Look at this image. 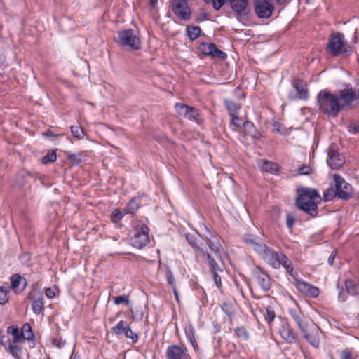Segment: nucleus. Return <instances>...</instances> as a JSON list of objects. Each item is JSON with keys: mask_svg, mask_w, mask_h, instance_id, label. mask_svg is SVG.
<instances>
[{"mask_svg": "<svg viewBox=\"0 0 359 359\" xmlns=\"http://www.w3.org/2000/svg\"><path fill=\"white\" fill-rule=\"evenodd\" d=\"M20 336L22 337L24 340H32L34 339V334L32 327L29 323H25L20 330Z\"/></svg>", "mask_w": 359, "mask_h": 359, "instance_id": "2f4dec72", "label": "nucleus"}, {"mask_svg": "<svg viewBox=\"0 0 359 359\" xmlns=\"http://www.w3.org/2000/svg\"><path fill=\"white\" fill-rule=\"evenodd\" d=\"M8 334L12 336V339L4 338V341H9L10 344H20L24 341L22 337L20 336V330L15 326H9L7 328Z\"/></svg>", "mask_w": 359, "mask_h": 359, "instance_id": "5701e85b", "label": "nucleus"}, {"mask_svg": "<svg viewBox=\"0 0 359 359\" xmlns=\"http://www.w3.org/2000/svg\"><path fill=\"white\" fill-rule=\"evenodd\" d=\"M224 102L229 116H234L235 114H238V111L241 108L240 104H238L230 99H225Z\"/></svg>", "mask_w": 359, "mask_h": 359, "instance_id": "bb28decb", "label": "nucleus"}, {"mask_svg": "<svg viewBox=\"0 0 359 359\" xmlns=\"http://www.w3.org/2000/svg\"><path fill=\"white\" fill-rule=\"evenodd\" d=\"M335 257H336L335 253L332 252L328 258V263L330 264V265H331V266L334 265V260Z\"/></svg>", "mask_w": 359, "mask_h": 359, "instance_id": "052dcab7", "label": "nucleus"}, {"mask_svg": "<svg viewBox=\"0 0 359 359\" xmlns=\"http://www.w3.org/2000/svg\"><path fill=\"white\" fill-rule=\"evenodd\" d=\"M149 241V229L145 224H142L139 229H137L130 238L131 245L138 249L146 246Z\"/></svg>", "mask_w": 359, "mask_h": 359, "instance_id": "423d86ee", "label": "nucleus"}, {"mask_svg": "<svg viewBox=\"0 0 359 359\" xmlns=\"http://www.w3.org/2000/svg\"><path fill=\"white\" fill-rule=\"evenodd\" d=\"M340 359H351V352L347 350L342 351L340 353Z\"/></svg>", "mask_w": 359, "mask_h": 359, "instance_id": "6e6d98bb", "label": "nucleus"}, {"mask_svg": "<svg viewBox=\"0 0 359 359\" xmlns=\"http://www.w3.org/2000/svg\"><path fill=\"white\" fill-rule=\"evenodd\" d=\"M294 221H295V219L293 215H292L290 214L287 215L286 224H287V226L290 229H291L292 228Z\"/></svg>", "mask_w": 359, "mask_h": 359, "instance_id": "5fc2aeb1", "label": "nucleus"}, {"mask_svg": "<svg viewBox=\"0 0 359 359\" xmlns=\"http://www.w3.org/2000/svg\"><path fill=\"white\" fill-rule=\"evenodd\" d=\"M243 125L245 128H248V126H253L252 123L250 122H246Z\"/></svg>", "mask_w": 359, "mask_h": 359, "instance_id": "774afa93", "label": "nucleus"}, {"mask_svg": "<svg viewBox=\"0 0 359 359\" xmlns=\"http://www.w3.org/2000/svg\"><path fill=\"white\" fill-rule=\"evenodd\" d=\"M255 12L259 18H270L274 11L273 0H254Z\"/></svg>", "mask_w": 359, "mask_h": 359, "instance_id": "6e6552de", "label": "nucleus"}, {"mask_svg": "<svg viewBox=\"0 0 359 359\" xmlns=\"http://www.w3.org/2000/svg\"><path fill=\"white\" fill-rule=\"evenodd\" d=\"M166 359H190L188 350L184 345H172L168 347Z\"/></svg>", "mask_w": 359, "mask_h": 359, "instance_id": "ddd939ff", "label": "nucleus"}, {"mask_svg": "<svg viewBox=\"0 0 359 359\" xmlns=\"http://www.w3.org/2000/svg\"><path fill=\"white\" fill-rule=\"evenodd\" d=\"M57 160V154L55 151L48 152L45 156L42 158V163L47 164L48 163H53Z\"/></svg>", "mask_w": 359, "mask_h": 359, "instance_id": "e433bc0d", "label": "nucleus"}, {"mask_svg": "<svg viewBox=\"0 0 359 359\" xmlns=\"http://www.w3.org/2000/svg\"><path fill=\"white\" fill-rule=\"evenodd\" d=\"M252 276L255 278L261 288L269 291L271 287V278L269 273L259 266H256L252 271Z\"/></svg>", "mask_w": 359, "mask_h": 359, "instance_id": "9b49d317", "label": "nucleus"}, {"mask_svg": "<svg viewBox=\"0 0 359 359\" xmlns=\"http://www.w3.org/2000/svg\"><path fill=\"white\" fill-rule=\"evenodd\" d=\"M311 172V168L309 165H303L298 168L299 175H309Z\"/></svg>", "mask_w": 359, "mask_h": 359, "instance_id": "09e8293b", "label": "nucleus"}, {"mask_svg": "<svg viewBox=\"0 0 359 359\" xmlns=\"http://www.w3.org/2000/svg\"><path fill=\"white\" fill-rule=\"evenodd\" d=\"M297 192L295 202L297 208L311 217H316L318 214V203L321 201L318 191L311 188L303 187L299 189Z\"/></svg>", "mask_w": 359, "mask_h": 359, "instance_id": "f03ea898", "label": "nucleus"}, {"mask_svg": "<svg viewBox=\"0 0 359 359\" xmlns=\"http://www.w3.org/2000/svg\"><path fill=\"white\" fill-rule=\"evenodd\" d=\"M201 29L198 26H187V34L188 37L194 41L201 34Z\"/></svg>", "mask_w": 359, "mask_h": 359, "instance_id": "473e14b6", "label": "nucleus"}, {"mask_svg": "<svg viewBox=\"0 0 359 359\" xmlns=\"http://www.w3.org/2000/svg\"><path fill=\"white\" fill-rule=\"evenodd\" d=\"M210 2L212 3L213 8L215 10H219L224 4L225 0H210Z\"/></svg>", "mask_w": 359, "mask_h": 359, "instance_id": "3c124183", "label": "nucleus"}, {"mask_svg": "<svg viewBox=\"0 0 359 359\" xmlns=\"http://www.w3.org/2000/svg\"><path fill=\"white\" fill-rule=\"evenodd\" d=\"M344 161V157L336 149H330L329 150L327 163L331 168L335 170L340 168Z\"/></svg>", "mask_w": 359, "mask_h": 359, "instance_id": "a211bd4d", "label": "nucleus"}, {"mask_svg": "<svg viewBox=\"0 0 359 359\" xmlns=\"http://www.w3.org/2000/svg\"><path fill=\"white\" fill-rule=\"evenodd\" d=\"M68 158L71 161L76 162V163H81V159L77 158V155L75 154H70Z\"/></svg>", "mask_w": 359, "mask_h": 359, "instance_id": "13d9d810", "label": "nucleus"}, {"mask_svg": "<svg viewBox=\"0 0 359 359\" xmlns=\"http://www.w3.org/2000/svg\"><path fill=\"white\" fill-rule=\"evenodd\" d=\"M219 272H217V273H212L213 280L215 281V285L218 288H221L222 286L221 277L218 273Z\"/></svg>", "mask_w": 359, "mask_h": 359, "instance_id": "603ef678", "label": "nucleus"}, {"mask_svg": "<svg viewBox=\"0 0 359 359\" xmlns=\"http://www.w3.org/2000/svg\"><path fill=\"white\" fill-rule=\"evenodd\" d=\"M158 0H150V4L152 7H154L157 4Z\"/></svg>", "mask_w": 359, "mask_h": 359, "instance_id": "338daca9", "label": "nucleus"}, {"mask_svg": "<svg viewBox=\"0 0 359 359\" xmlns=\"http://www.w3.org/2000/svg\"><path fill=\"white\" fill-rule=\"evenodd\" d=\"M339 299H340V301L341 302H344L345 301V297L344 296V293L342 291L339 292Z\"/></svg>", "mask_w": 359, "mask_h": 359, "instance_id": "0e129e2a", "label": "nucleus"}, {"mask_svg": "<svg viewBox=\"0 0 359 359\" xmlns=\"http://www.w3.org/2000/svg\"><path fill=\"white\" fill-rule=\"evenodd\" d=\"M232 9L237 13H241L245 10L248 0H229Z\"/></svg>", "mask_w": 359, "mask_h": 359, "instance_id": "a878e982", "label": "nucleus"}, {"mask_svg": "<svg viewBox=\"0 0 359 359\" xmlns=\"http://www.w3.org/2000/svg\"><path fill=\"white\" fill-rule=\"evenodd\" d=\"M318 110L320 113L335 118L342 111V104L336 94L327 89L321 90L316 96Z\"/></svg>", "mask_w": 359, "mask_h": 359, "instance_id": "7ed1b4c3", "label": "nucleus"}, {"mask_svg": "<svg viewBox=\"0 0 359 359\" xmlns=\"http://www.w3.org/2000/svg\"><path fill=\"white\" fill-rule=\"evenodd\" d=\"M165 278L168 284L172 288L176 287V283L174 276L170 270H168L165 273Z\"/></svg>", "mask_w": 359, "mask_h": 359, "instance_id": "37998d69", "label": "nucleus"}, {"mask_svg": "<svg viewBox=\"0 0 359 359\" xmlns=\"http://www.w3.org/2000/svg\"><path fill=\"white\" fill-rule=\"evenodd\" d=\"M207 243L210 249L215 254V256H222L224 250L219 237L212 236L208 240Z\"/></svg>", "mask_w": 359, "mask_h": 359, "instance_id": "4be33fe9", "label": "nucleus"}, {"mask_svg": "<svg viewBox=\"0 0 359 359\" xmlns=\"http://www.w3.org/2000/svg\"><path fill=\"white\" fill-rule=\"evenodd\" d=\"M187 241H188L189 244L192 246L195 250H197V252L203 254V252H205L202 249H201L196 242V238L194 235L191 234H187L186 235Z\"/></svg>", "mask_w": 359, "mask_h": 359, "instance_id": "c9c22d12", "label": "nucleus"}, {"mask_svg": "<svg viewBox=\"0 0 359 359\" xmlns=\"http://www.w3.org/2000/svg\"><path fill=\"white\" fill-rule=\"evenodd\" d=\"M290 315L296 323L302 319V316L294 310L290 311Z\"/></svg>", "mask_w": 359, "mask_h": 359, "instance_id": "4d7b16f0", "label": "nucleus"}, {"mask_svg": "<svg viewBox=\"0 0 359 359\" xmlns=\"http://www.w3.org/2000/svg\"><path fill=\"white\" fill-rule=\"evenodd\" d=\"M126 338L131 339L133 344L137 342L139 337L136 332H134L130 327H129L124 335Z\"/></svg>", "mask_w": 359, "mask_h": 359, "instance_id": "ea45409f", "label": "nucleus"}, {"mask_svg": "<svg viewBox=\"0 0 359 359\" xmlns=\"http://www.w3.org/2000/svg\"><path fill=\"white\" fill-rule=\"evenodd\" d=\"M335 182L336 195L344 200L350 198L352 196V187L338 174L334 175Z\"/></svg>", "mask_w": 359, "mask_h": 359, "instance_id": "9d476101", "label": "nucleus"}, {"mask_svg": "<svg viewBox=\"0 0 359 359\" xmlns=\"http://www.w3.org/2000/svg\"><path fill=\"white\" fill-rule=\"evenodd\" d=\"M346 290L351 295L359 294V283L353 280L348 279L345 283Z\"/></svg>", "mask_w": 359, "mask_h": 359, "instance_id": "cd10ccee", "label": "nucleus"}, {"mask_svg": "<svg viewBox=\"0 0 359 359\" xmlns=\"http://www.w3.org/2000/svg\"><path fill=\"white\" fill-rule=\"evenodd\" d=\"M259 165L262 171L272 174L277 173L279 169L277 163L266 160H262Z\"/></svg>", "mask_w": 359, "mask_h": 359, "instance_id": "b1692460", "label": "nucleus"}, {"mask_svg": "<svg viewBox=\"0 0 359 359\" xmlns=\"http://www.w3.org/2000/svg\"><path fill=\"white\" fill-rule=\"evenodd\" d=\"M71 132L72 133V135L77 138V139H81L82 135L83 134V129L79 126H71Z\"/></svg>", "mask_w": 359, "mask_h": 359, "instance_id": "58836bf2", "label": "nucleus"}, {"mask_svg": "<svg viewBox=\"0 0 359 359\" xmlns=\"http://www.w3.org/2000/svg\"><path fill=\"white\" fill-rule=\"evenodd\" d=\"M123 214L122 212L118 209H116L111 215V220L116 223L119 222L123 218Z\"/></svg>", "mask_w": 359, "mask_h": 359, "instance_id": "de8ad7c7", "label": "nucleus"}, {"mask_svg": "<svg viewBox=\"0 0 359 359\" xmlns=\"http://www.w3.org/2000/svg\"><path fill=\"white\" fill-rule=\"evenodd\" d=\"M336 195V191L333 189H327L324 194H323V198L325 201H331Z\"/></svg>", "mask_w": 359, "mask_h": 359, "instance_id": "49530a36", "label": "nucleus"}, {"mask_svg": "<svg viewBox=\"0 0 359 359\" xmlns=\"http://www.w3.org/2000/svg\"><path fill=\"white\" fill-rule=\"evenodd\" d=\"M175 108L176 111L181 116H183L190 121L198 120L199 113L196 108L179 102L175 104Z\"/></svg>", "mask_w": 359, "mask_h": 359, "instance_id": "4468645a", "label": "nucleus"}, {"mask_svg": "<svg viewBox=\"0 0 359 359\" xmlns=\"http://www.w3.org/2000/svg\"><path fill=\"white\" fill-rule=\"evenodd\" d=\"M227 306V304H224L223 306H222V309L224 310V312H226V313L228 315V316H231V313L230 312H229L228 310H225V307Z\"/></svg>", "mask_w": 359, "mask_h": 359, "instance_id": "69168bd1", "label": "nucleus"}, {"mask_svg": "<svg viewBox=\"0 0 359 359\" xmlns=\"http://www.w3.org/2000/svg\"><path fill=\"white\" fill-rule=\"evenodd\" d=\"M243 241L251 247L260 258L270 266L275 269H280L279 261L281 258L280 255H283V252L276 251L265 243L258 242L257 238L251 234L244 235Z\"/></svg>", "mask_w": 359, "mask_h": 359, "instance_id": "f257e3e1", "label": "nucleus"}, {"mask_svg": "<svg viewBox=\"0 0 359 359\" xmlns=\"http://www.w3.org/2000/svg\"><path fill=\"white\" fill-rule=\"evenodd\" d=\"M5 337L0 339V344L6 347L11 355L15 359H21L23 355V351L20 347V344H10L9 341H4Z\"/></svg>", "mask_w": 359, "mask_h": 359, "instance_id": "6ab92c4d", "label": "nucleus"}, {"mask_svg": "<svg viewBox=\"0 0 359 359\" xmlns=\"http://www.w3.org/2000/svg\"><path fill=\"white\" fill-rule=\"evenodd\" d=\"M280 256L281 257L279 261L280 267L283 266L285 269V272L294 278V280H297L298 274L294 270V266L292 261L284 253Z\"/></svg>", "mask_w": 359, "mask_h": 359, "instance_id": "412c9836", "label": "nucleus"}, {"mask_svg": "<svg viewBox=\"0 0 359 359\" xmlns=\"http://www.w3.org/2000/svg\"><path fill=\"white\" fill-rule=\"evenodd\" d=\"M11 287L14 290L20 289L23 290L27 285V280L20 275L15 274L11 278Z\"/></svg>", "mask_w": 359, "mask_h": 359, "instance_id": "393cba45", "label": "nucleus"}, {"mask_svg": "<svg viewBox=\"0 0 359 359\" xmlns=\"http://www.w3.org/2000/svg\"><path fill=\"white\" fill-rule=\"evenodd\" d=\"M114 302L116 305H118L121 304L129 305V304H130L128 297L126 296V295H120V296L115 297L114 299Z\"/></svg>", "mask_w": 359, "mask_h": 359, "instance_id": "a19ab883", "label": "nucleus"}, {"mask_svg": "<svg viewBox=\"0 0 359 359\" xmlns=\"http://www.w3.org/2000/svg\"><path fill=\"white\" fill-rule=\"evenodd\" d=\"M116 41L121 46L130 50L140 49V36L137 32L132 29L118 31Z\"/></svg>", "mask_w": 359, "mask_h": 359, "instance_id": "20e7f679", "label": "nucleus"}, {"mask_svg": "<svg viewBox=\"0 0 359 359\" xmlns=\"http://www.w3.org/2000/svg\"><path fill=\"white\" fill-rule=\"evenodd\" d=\"M348 130L352 134L359 133V123L358 121H351L347 126Z\"/></svg>", "mask_w": 359, "mask_h": 359, "instance_id": "79ce46f5", "label": "nucleus"}, {"mask_svg": "<svg viewBox=\"0 0 359 359\" xmlns=\"http://www.w3.org/2000/svg\"><path fill=\"white\" fill-rule=\"evenodd\" d=\"M170 7L173 13L184 21L191 19V12L188 6L187 0H172Z\"/></svg>", "mask_w": 359, "mask_h": 359, "instance_id": "0eeeda50", "label": "nucleus"}, {"mask_svg": "<svg viewBox=\"0 0 359 359\" xmlns=\"http://www.w3.org/2000/svg\"><path fill=\"white\" fill-rule=\"evenodd\" d=\"M140 207L139 199L136 198H133L130 202L128 203L126 206V212L127 213H133L136 211Z\"/></svg>", "mask_w": 359, "mask_h": 359, "instance_id": "f704fd0d", "label": "nucleus"}, {"mask_svg": "<svg viewBox=\"0 0 359 359\" xmlns=\"http://www.w3.org/2000/svg\"><path fill=\"white\" fill-rule=\"evenodd\" d=\"M43 135L44 136H47V137H55V136H57L51 130H47L46 132L43 133Z\"/></svg>", "mask_w": 359, "mask_h": 359, "instance_id": "680f3d73", "label": "nucleus"}, {"mask_svg": "<svg viewBox=\"0 0 359 359\" xmlns=\"http://www.w3.org/2000/svg\"><path fill=\"white\" fill-rule=\"evenodd\" d=\"M292 86L294 89L292 90L288 95V97L290 100H308V88L306 83L304 81L299 79H296L293 81Z\"/></svg>", "mask_w": 359, "mask_h": 359, "instance_id": "1a4fd4ad", "label": "nucleus"}, {"mask_svg": "<svg viewBox=\"0 0 359 359\" xmlns=\"http://www.w3.org/2000/svg\"><path fill=\"white\" fill-rule=\"evenodd\" d=\"M231 118V123L234 125L236 127H240L241 125L242 121L238 116V114H235L234 116H230Z\"/></svg>", "mask_w": 359, "mask_h": 359, "instance_id": "864d4df0", "label": "nucleus"}, {"mask_svg": "<svg viewBox=\"0 0 359 359\" xmlns=\"http://www.w3.org/2000/svg\"><path fill=\"white\" fill-rule=\"evenodd\" d=\"M276 317L275 311L271 308H266V313L265 315V319L269 323H272Z\"/></svg>", "mask_w": 359, "mask_h": 359, "instance_id": "a18cd8bd", "label": "nucleus"}, {"mask_svg": "<svg viewBox=\"0 0 359 359\" xmlns=\"http://www.w3.org/2000/svg\"><path fill=\"white\" fill-rule=\"evenodd\" d=\"M199 49L203 55L212 58L224 60L226 57V54L224 52L219 50L215 44L211 43H202Z\"/></svg>", "mask_w": 359, "mask_h": 359, "instance_id": "2eb2a0df", "label": "nucleus"}, {"mask_svg": "<svg viewBox=\"0 0 359 359\" xmlns=\"http://www.w3.org/2000/svg\"><path fill=\"white\" fill-rule=\"evenodd\" d=\"M130 326L124 320L119 321L116 326L112 327V332L117 336L125 335Z\"/></svg>", "mask_w": 359, "mask_h": 359, "instance_id": "c756f323", "label": "nucleus"}, {"mask_svg": "<svg viewBox=\"0 0 359 359\" xmlns=\"http://www.w3.org/2000/svg\"><path fill=\"white\" fill-rule=\"evenodd\" d=\"M282 338L287 342L292 344L297 341V335L288 323L283 324L279 330Z\"/></svg>", "mask_w": 359, "mask_h": 359, "instance_id": "aec40b11", "label": "nucleus"}, {"mask_svg": "<svg viewBox=\"0 0 359 359\" xmlns=\"http://www.w3.org/2000/svg\"><path fill=\"white\" fill-rule=\"evenodd\" d=\"M295 282L296 287L297 288V290L304 295L313 298L318 296L319 290L318 287L312 285L311 284L307 282L299 280L297 278V280H295Z\"/></svg>", "mask_w": 359, "mask_h": 359, "instance_id": "f3484780", "label": "nucleus"}, {"mask_svg": "<svg viewBox=\"0 0 359 359\" xmlns=\"http://www.w3.org/2000/svg\"><path fill=\"white\" fill-rule=\"evenodd\" d=\"M337 95L340 104H342V110L345 107L351 106L354 101L358 99L356 92L351 88L339 90Z\"/></svg>", "mask_w": 359, "mask_h": 359, "instance_id": "f8f14e48", "label": "nucleus"}, {"mask_svg": "<svg viewBox=\"0 0 359 359\" xmlns=\"http://www.w3.org/2000/svg\"><path fill=\"white\" fill-rule=\"evenodd\" d=\"M235 334L239 338L247 340L249 338V334L243 327H238L235 329Z\"/></svg>", "mask_w": 359, "mask_h": 359, "instance_id": "4c0bfd02", "label": "nucleus"}, {"mask_svg": "<svg viewBox=\"0 0 359 359\" xmlns=\"http://www.w3.org/2000/svg\"><path fill=\"white\" fill-rule=\"evenodd\" d=\"M8 293L6 288L0 287V304H5L8 302Z\"/></svg>", "mask_w": 359, "mask_h": 359, "instance_id": "c03bdc74", "label": "nucleus"}, {"mask_svg": "<svg viewBox=\"0 0 359 359\" xmlns=\"http://www.w3.org/2000/svg\"><path fill=\"white\" fill-rule=\"evenodd\" d=\"M344 36L341 33H337L332 35L327 45V51L332 56H339L342 54H348L351 52L349 47L344 39Z\"/></svg>", "mask_w": 359, "mask_h": 359, "instance_id": "39448f33", "label": "nucleus"}, {"mask_svg": "<svg viewBox=\"0 0 359 359\" xmlns=\"http://www.w3.org/2000/svg\"><path fill=\"white\" fill-rule=\"evenodd\" d=\"M32 309L34 313L39 314L44 309L43 297L40 295L32 301Z\"/></svg>", "mask_w": 359, "mask_h": 359, "instance_id": "7c9ffc66", "label": "nucleus"}, {"mask_svg": "<svg viewBox=\"0 0 359 359\" xmlns=\"http://www.w3.org/2000/svg\"><path fill=\"white\" fill-rule=\"evenodd\" d=\"M45 293L48 298H53L55 296V292L50 288H47L45 291Z\"/></svg>", "mask_w": 359, "mask_h": 359, "instance_id": "bf43d9fd", "label": "nucleus"}, {"mask_svg": "<svg viewBox=\"0 0 359 359\" xmlns=\"http://www.w3.org/2000/svg\"><path fill=\"white\" fill-rule=\"evenodd\" d=\"M172 292H173V294L175 295V297L176 300L179 301V296H178V293H177V287H174V288H172Z\"/></svg>", "mask_w": 359, "mask_h": 359, "instance_id": "e2e57ef3", "label": "nucleus"}, {"mask_svg": "<svg viewBox=\"0 0 359 359\" xmlns=\"http://www.w3.org/2000/svg\"><path fill=\"white\" fill-rule=\"evenodd\" d=\"M304 338L313 346L318 347L320 344L318 337L313 332H309L308 331L304 334Z\"/></svg>", "mask_w": 359, "mask_h": 359, "instance_id": "72a5a7b5", "label": "nucleus"}, {"mask_svg": "<svg viewBox=\"0 0 359 359\" xmlns=\"http://www.w3.org/2000/svg\"><path fill=\"white\" fill-rule=\"evenodd\" d=\"M185 334L187 339L189 340L192 346L195 351L198 349L197 342L195 339L194 328L192 325L186 326L184 328Z\"/></svg>", "mask_w": 359, "mask_h": 359, "instance_id": "c85d7f7f", "label": "nucleus"}, {"mask_svg": "<svg viewBox=\"0 0 359 359\" xmlns=\"http://www.w3.org/2000/svg\"><path fill=\"white\" fill-rule=\"evenodd\" d=\"M296 323L303 334L306 333L308 331V324L306 322L303 321L302 319H301L299 322Z\"/></svg>", "mask_w": 359, "mask_h": 359, "instance_id": "8fccbe9b", "label": "nucleus"}, {"mask_svg": "<svg viewBox=\"0 0 359 359\" xmlns=\"http://www.w3.org/2000/svg\"><path fill=\"white\" fill-rule=\"evenodd\" d=\"M202 255L203 259L208 261L211 273H217V272L222 273L224 271V263L222 256H216L217 259H215L208 252H203Z\"/></svg>", "mask_w": 359, "mask_h": 359, "instance_id": "dca6fc26", "label": "nucleus"}]
</instances>
